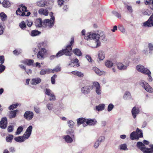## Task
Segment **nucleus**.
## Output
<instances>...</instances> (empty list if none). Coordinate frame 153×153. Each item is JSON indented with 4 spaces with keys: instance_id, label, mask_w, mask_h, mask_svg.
<instances>
[{
    "instance_id": "f257e3e1",
    "label": "nucleus",
    "mask_w": 153,
    "mask_h": 153,
    "mask_svg": "<svg viewBox=\"0 0 153 153\" xmlns=\"http://www.w3.org/2000/svg\"><path fill=\"white\" fill-rule=\"evenodd\" d=\"M84 38L86 40H91L90 46L91 47L97 48L100 45V42L99 40L100 36L99 34L93 32L88 33Z\"/></svg>"
},
{
    "instance_id": "f03ea898",
    "label": "nucleus",
    "mask_w": 153,
    "mask_h": 153,
    "mask_svg": "<svg viewBox=\"0 0 153 153\" xmlns=\"http://www.w3.org/2000/svg\"><path fill=\"white\" fill-rule=\"evenodd\" d=\"M74 42V37H72L71 38V40L70 43L67 46L66 49H63L58 52L56 55V57H59L64 54H65L66 56H71L72 54L71 46L73 44Z\"/></svg>"
},
{
    "instance_id": "7ed1b4c3",
    "label": "nucleus",
    "mask_w": 153,
    "mask_h": 153,
    "mask_svg": "<svg viewBox=\"0 0 153 153\" xmlns=\"http://www.w3.org/2000/svg\"><path fill=\"white\" fill-rule=\"evenodd\" d=\"M27 7L23 4H21L20 5V7L18 8V10L16 11V14L19 16H29L30 13V12H28L27 14H26L25 12H27Z\"/></svg>"
},
{
    "instance_id": "20e7f679",
    "label": "nucleus",
    "mask_w": 153,
    "mask_h": 153,
    "mask_svg": "<svg viewBox=\"0 0 153 153\" xmlns=\"http://www.w3.org/2000/svg\"><path fill=\"white\" fill-rule=\"evenodd\" d=\"M140 85L146 91L149 93H153V88L149 84L143 80H140L139 82Z\"/></svg>"
},
{
    "instance_id": "39448f33",
    "label": "nucleus",
    "mask_w": 153,
    "mask_h": 153,
    "mask_svg": "<svg viewBox=\"0 0 153 153\" xmlns=\"http://www.w3.org/2000/svg\"><path fill=\"white\" fill-rule=\"evenodd\" d=\"M143 133L138 128H137L136 132L134 131L130 134V137L132 140H137L139 138L143 137Z\"/></svg>"
},
{
    "instance_id": "423d86ee",
    "label": "nucleus",
    "mask_w": 153,
    "mask_h": 153,
    "mask_svg": "<svg viewBox=\"0 0 153 153\" xmlns=\"http://www.w3.org/2000/svg\"><path fill=\"white\" fill-rule=\"evenodd\" d=\"M54 17L51 16L50 19H46L43 21V27L51 28L53 26L54 23Z\"/></svg>"
},
{
    "instance_id": "0eeeda50",
    "label": "nucleus",
    "mask_w": 153,
    "mask_h": 153,
    "mask_svg": "<svg viewBox=\"0 0 153 153\" xmlns=\"http://www.w3.org/2000/svg\"><path fill=\"white\" fill-rule=\"evenodd\" d=\"M124 64L121 62H118L117 64V68L120 70H125L129 66L130 62L128 60L124 61Z\"/></svg>"
},
{
    "instance_id": "6e6552de",
    "label": "nucleus",
    "mask_w": 153,
    "mask_h": 153,
    "mask_svg": "<svg viewBox=\"0 0 153 153\" xmlns=\"http://www.w3.org/2000/svg\"><path fill=\"white\" fill-rule=\"evenodd\" d=\"M38 47L39 50L37 55V58L39 59L42 60L44 58V56L46 53V50L44 48H42L40 49L39 45H38Z\"/></svg>"
},
{
    "instance_id": "1a4fd4ad",
    "label": "nucleus",
    "mask_w": 153,
    "mask_h": 153,
    "mask_svg": "<svg viewBox=\"0 0 153 153\" xmlns=\"http://www.w3.org/2000/svg\"><path fill=\"white\" fill-rule=\"evenodd\" d=\"M33 127L32 126H29L27 129L26 131L22 136L25 140L28 139L31 134Z\"/></svg>"
},
{
    "instance_id": "9d476101",
    "label": "nucleus",
    "mask_w": 153,
    "mask_h": 153,
    "mask_svg": "<svg viewBox=\"0 0 153 153\" xmlns=\"http://www.w3.org/2000/svg\"><path fill=\"white\" fill-rule=\"evenodd\" d=\"M45 94L49 96V100L54 101L56 100L55 96L53 93L50 89L47 88L45 90Z\"/></svg>"
},
{
    "instance_id": "9b49d317",
    "label": "nucleus",
    "mask_w": 153,
    "mask_h": 153,
    "mask_svg": "<svg viewBox=\"0 0 153 153\" xmlns=\"http://www.w3.org/2000/svg\"><path fill=\"white\" fill-rule=\"evenodd\" d=\"M137 70L139 72L144 74L147 73V72H149V70L147 68H145L144 66L142 65H139L136 66Z\"/></svg>"
},
{
    "instance_id": "f8f14e48",
    "label": "nucleus",
    "mask_w": 153,
    "mask_h": 153,
    "mask_svg": "<svg viewBox=\"0 0 153 153\" xmlns=\"http://www.w3.org/2000/svg\"><path fill=\"white\" fill-rule=\"evenodd\" d=\"M37 6L40 7H45L46 8L48 7L49 4V2H48L47 0H40L37 2Z\"/></svg>"
},
{
    "instance_id": "ddd939ff",
    "label": "nucleus",
    "mask_w": 153,
    "mask_h": 153,
    "mask_svg": "<svg viewBox=\"0 0 153 153\" xmlns=\"http://www.w3.org/2000/svg\"><path fill=\"white\" fill-rule=\"evenodd\" d=\"M93 86L95 88L96 93L98 95H100L101 93V89L99 83L97 82H93Z\"/></svg>"
},
{
    "instance_id": "4468645a",
    "label": "nucleus",
    "mask_w": 153,
    "mask_h": 153,
    "mask_svg": "<svg viewBox=\"0 0 153 153\" xmlns=\"http://www.w3.org/2000/svg\"><path fill=\"white\" fill-rule=\"evenodd\" d=\"M33 113L32 111H27L24 115V117L27 120H31L33 117Z\"/></svg>"
},
{
    "instance_id": "2eb2a0df",
    "label": "nucleus",
    "mask_w": 153,
    "mask_h": 153,
    "mask_svg": "<svg viewBox=\"0 0 153 153\" xmlns=\"http://www.w3.org/2000/svg\"><path fill=\"white\" fill-rule=\"evenodd\" d=\"M143 26L148 27L153 26V13L148 20L144 23Z\"/></svg>"
},
{
    "instance_id": "dca6fc26",
    "label": "nucleus",
    "mask_w": 153,
    "mask_h": 153,
    "mask_svg": "<svg viewBox=\"0 0 153 153\" xmlns=\"http://www.w3.org/2000/svg\"><path fill=\"white\" fill-rule=\"evenodd\" d=\"M7 126V120L6 117L2 118L0 122V127L3 129H5Z\"/></svg>"
},
{
    "instance_id": "f3484780",
    "label": "nucleus",
    "mask_w": 153,
    "mask_h": 153,
    "mask_svg": "<svg viewBox=\"0 0 153 153\" xmlns=\"http://www.w3.org/2000/svg\"><path fill=\"white\" fill-rule=\"evenodd\" d=\"M90 85H85L81 88V91L82 93L87 94L90 93Z\"/></svg>"
},
{
    "instance_id": "a211bd4d",
    "label": "nucleus",
    "mask_w": 153,
    "mask_h": 153,
    "mask_svg": "<svg viewBox=\"0 0 153 153\" xmlns=\"http://www.w3.org/2000/svg\"><path fill=\"white\" fill-rule=\"evenodd\" d=\"M139 112L140 110L138 107H134L131 110L132 114L134 118H136L137 115L139 114Z\"/></svg>"
},
{
    "instance_id": "6ab92c4d",
    "label": "nucleus",
    "mask_w": 153,
    "mask_h": 153,
    "mask_svg": "<svg viewBox=\"0 0 153 153\" xmlns=\"http://www.w3.org/2000/svg\"><path fill=\"white\" fill-rule=\"evenodd\" d=\"M98 58L100 61L103 60L105 58V54L104 52L102 51H100L98 52Z\"/></svg>"
},
{
    "instance_id": "aec40b11",
    "label": "nucleus",
    "mask_w": 153,
    "mask_h": 153,
    "mask_svg": "<svg viewBox=\"0 0 153 153\" xmlns=\"http://www.w3.org/2000/svg\"><path fill=\"white\" fill-rule=\"evenodd\" d=\"M86 120L85 119L83 118H79L77 120V124L78 126L81 124H82L83 127L86 126Z\"/></svg>"
},
{
    "instance_id": "412c9836",
    "label": "nucleus",
    "mask_w": 153,
    "mask_h": 153,
    "mask_svg": "<svg viewBox=\"0 0 153 153\" xmlns=\"http://www.w3.org/2000/svg\"><path fill=\"white\" fill-rule=\"evenodd\" d=\"M35 25L36 27H43V22H42L41 18H39L36 19L35 21Z\"/></svg>"
},
{
    "instance_id": "4be33fe9",
    "label": "nucleus",
    "mask_w": 153,
    "mask_h": 153,
    "mask_svg": "<svg viewBox=\"0 0 153 153\" xmlns=\"http://www.w3.org/2000/svg\"><path fill=\"white\" fill-rule=\"evenodd\" d=\"M74 137H71L69 135H65L63 136V138L65 141L68 143H71L73 142V139L72 138Z\"/></svg>"
},
{
    "instance_id": "5701e85b",
    "label": "nucleus",
    "mask_w": 153,
    "mask_h": 153,
    "mask_svg": "<svg viewBox=\"0 0 153 153\" xmlns=\"http://www.w3.org/2000/svg\"><path fill=\"white\" fill-rule=\"evenodd\" d=\"M97 123V121L95 119H87L86 120V125L93 126L95 125Z\"/></svg>"
},
{
    "instance_id": "b1692460",
    "label": "nucleus",
    "mask_w": 153,
    "mask_h": 153,
    "mask_svg": "<svg viewBox=\"0 0 153 153\" xmlns=\"http://www.w3.org/2000/svg\"><path fill=\"white\" fill-rule=\"evenodd\" d=\"M92 70L98 75L101 76L105 74V72L104 71H100L99 69L96 67H93L92 68Z\"/></svg>"
},
{
    "instance_id": "393cba45",
    "label": "nucleus",
    "mask_w": 153,
    "mask_h": 153,
    "mask_svg": "<svg viewBox=\"0 0 153 153\" xmlns=\"http://www.w3.org/2000/svg\"><path fill=\"white\" fill-rule=\"evenodd\" d=\"M41 81V79L39 77L32 79L30 82L32 85H36L40 83Z\"/></svg>"
},
{
    "instance_id": "a878e982",
    "label": "nucleus",
    "mask_w": 153,
    "mask_h": 153,
    "mask_svg": "<svg viewBox=\"0 0 153 153\" xmlns=\"http://www.w3.org/2000/svg\"><path fill=\"white\" fill-rule=\"evenodd\" d=\"M123 98L126 100L132 99V97L130 93L128 91H126L123 96Z\"/></svg>"
},
{
    "instance_id": "bb28decb",
    "label": "nucleus",
    "mask_w": 153,
    "mask_h": 153,
    "mask_svg": "<svg viewBox=\"0 0 153 153\" xmlns=\"http://www.w3.org/2000/svg\"><path fill=\"white\" fill-rule=\"evenodd\" d=\"M105 105L104 104H99L96 106V110L98 111L104 110L105 108Z\"/></svg>"
},
{
    "instance_id": "cd10ccee",
    "label": "nucleus",
    "mask_w": 153,
    "mask_h": 153,
    "mask_svg": "<svg viewBox=\"0 0 153 153\" xmlns=\"http://www.w3.org/2000/svg\"><path fill=\"white\" fill-rule=\"evenodd\" d=\"M38 12L39 14L45 16L48 15V10L46 9H45L43 8L40 9L39 10Z\"/></svg>"
},
{
    "instance_id": "c85d7f7f",
    "label": "nucleus",
    "mask_w": 153,
    "mask_h": 153,
    "mask_svg": "<svg viewBox=\"0 0 153 153\" xmlns=\"http://www.w3.org/2000/svg\"><path fill=\"white\" fill-rule=\"evenodd\" d=\"M22 62L28 65H31L33 64L34 61L32 59H26L22 61Z\"/></svg>"
},
{
    "instance_id": "c756f323",
    "label": "nucleus",
    "mask_w": 153,
    "mask_h": 153,
    "mask_svg": "<svg viewBox=\"0 0 153 153\" xmlns=\"http://www.w3.org/2000/svg\"><path fill=\"white\" fill-rule=\"evenodd\" d=\"M71 64H69V65H71V66L74 67V66H75V65H74L73 64H76V67H78L79 66V63H78L79 61L76 58L75 59L73 60H71Z\"/></svg>"
},
{
    "instance_id": "7c9ffc66",
    "label": "nucleus",
    "mask_w": 153,
    "mask_h": 153,
    "mask_svg": "<svg viewBox=\"0 0 153 153\" xmlns=\"http://www.w3.org/2000/svg\"><path fill=\"white\" fill-rule=\"evenodd\" d=\"M3 6L5 7H8L11 6V3L7 0H4L2 3Z\"/></svg>"
},
{
    "instance_id": "2f4dec72",
    "label": "nucleus",
    "mask_w": 153,
    "mask_h": 153,
    "mask_svg": "<svg viewBox=\"0 0 153 153\" xmlns=\"http://www.w3.org/2000/svg\"><path fill=\"white\" fill-rule=\"evenodd\" d=\"M143 153H153V149L145 147L141 151Z\"/></svg>"
},
{
    "instance_id": "473e14b6",
    "label": "nucleus",
    "mask_w": 153,
    "mask_h": 153,
    "mask_svg": "<svg viewBox=\"0 0 153 153\" xmlns=\"http://www.w3.org/2000/svg\"><path fill=\"white\" fill-rule=\"evenodd\" d=\"M0 18L3 22L7 20V16L3 12L0 13Z\"/></svg>"
},
{
    "instance_id": "72a5a7b5",
    "label": "nucleus",
    "mask_w": 153,
    "mask_h": 153,
    "mask_svg": "<svg viewBox=\"0 0 153 153\" xmlns=\"http://www.w3.org/2000/svg\"><path fill=\"white\" fill-rule=\"evenodd\" d=\"M14 140L17 142L19 143H22L25 141V140L23 136H19L15 137Z\"/></svg>"
},
{
    "instance_id": "f704fd0d",
    "label": "nucleus",
    "mask_w": 153,
    "mask_h": 153,
    "mask_svg": "<svg viewBox=\"0 0 153 153\" xmlns=\"http://www.w3.org/2000/svg\"><path fill=\"white\" fill-rule=\"evenodd\" d=\"M71 73L76 75L79 77H82L84 76V74L82 73L77 71H75L71 72Z\"/></svg>"
},
{
    "instance_id": "c9c22d12",
    "label": "nucleus",
    "mask_w": 153,
    "mask_h": 153,
    "mask_svg": "<svg viewBox=\"0 0 153 153\" xmlns=\"http://www.w3.org/2000/svg\"><path fill=\"white\" fill-rule=\"evenodd\" d=\"M137 146L141 151L145 147V145L142 142H139L137 143Z\"/></svg>"
},
{
    "instance_id": "e433bc0d",
    "label": "nucleus",
    "mask_w": 153,
    "mask_h": 153,
    "mask_svg": "<svg viewBox=\"0 0 153 153\" xmlns=\"http://www.w3.org/2000/svg\"><path fill=\"white\" fill-rule=\"evenodd\" d=\"M40 32L37 30H33L31 31L30 35L32 36H35L38 35L39 34H40Z\"/></svg>"
},
{
    "instance_id": "4c0bfd02",
    "label": "nucleus",
    "mask_w": 153,
    "mask_h": 153,
    "mask_svg": "<svg viewBox=\"0 0 153 153\" xmlns=\"http://www.w3.org/2000/svg\"><path fill=\"white\" fill-rule=\"evenodd\" d=\"M105 65L107 67L110 68L113 66V63L111 61L107 60L105 62Z\"/></svg>"
},
{
    "instance_id": "58836bf2",
    "label": "nucleus",
    "mask_w": 153,
    "mask_h": 153,
    "mask_svg": "<svg viewBox=\"0 0 153 153\" xmlns=\"http://www.w3.org/2000/svg\"><path fill=\"white\" fill-rule=\"evenodd\" d=\"M73 52L77 56H80L82 55V53L79 49L76 48L74 49Z\"/></svg>"
},
{
    "instance_id": "ea45409f",
    "label": "nucleus",
    "mask_w": 153,
    "mask_h": 153,
    "mask_svg": "<svg viewBox=\"0 0 153 153\" xmlns=\"http://www.w3.org/2000/svg\"><path fill=\"white\" fill-rule=\"evenodd\" d=\"M18 111V110H17L10 111V118H13L15 117L16 113Z\"/></svg>"
},
{
    "instance_id": "a19ab883",
    "label": "nucleus",
    "mask_w": 153,
    "mask_h": 153,
    "mask_svg": "<svg viewBox=\"0 0 153 153\" xmlns=\"http://www.w3.org/2000/svg\"><path fill=\"white\" fill-rule=\"evenodd\" d=\"M118 29L123 33L126 32V29L124 26L122 25H119L118 26Z\"/></svg>"
},
{
    "instance_id": "79ce46f5",
    "label": "nucleus",
    "mask_w": 153,
    "mask_h": 153,
    "mask_svg": "<svg viewBox=\"0 0 153 153\" xmlns=\"http://www.w3.org/2000/svg\"><path fill=\"white\" fill-rule=\"evenodd\" d=\"M13 138V135L11 134H9L8 136L6 137V141L8 142H11Z\"/></svg>"
},
{
    "instance_id": "37998d69",
    "label": "nucleus",
    "mask_w": 153,
    "mask_h": 153,
    "mask_svg": "<svg viewBox=\"0 0 153 153\" xmlns=\"http://www.w3.org/2000/svg\"><path fill=\"white\" fill-rule=\"evenodd\" d=\"M23 129V127L22 126H21L18 128L17 129L16 132V135L19 134L22 131Z\"/></svg>"
},
{
    "instance_id": "c03bdc74",
    "label": "nucleus",
    "mask_w": 153,
    "mask_h": 153,
    "mask_svg": "<svg viewBox=\"0 0 153 153\" xmlns=\"http://www.w3.org/2000/svg\"><path fill=\"white\" fill-rule=\"evenodd\" d=\"M145 3L146 4L152 5V7L151 8L153 9V0H145Z\"/></svg>"
},
{
    "instance_id": "a18cd8bd",
    "label": "nucleus",
    "mask_w": 153,
    "mask_h": 153,
    "mask_svg": "<svg viewBox=\"0 0 153 153\" xmlns=\"http://www.w3.org/2000/svg\"><path fill=\"white\" fill-rule=\"evenodd\" d=\"M120 149L121 150H128V149L126 145L124 144H122L120 146Z\"/></svg>"
},
{
    "instance_id": "49530a36",
    "label": "nucleus",
    "mask_w": 153,
    "mask_h": 153,
    "mask_svg": "<svg viewBox=\"0 0 153 153\" xmlns=\"http://www.w3.org/2000/svg\"><path fill=\"white\" fill-rule=\"evenodd\" d=\"M67 123L69 127L72 128L73 127L74 123L73 121L72 120L68 121L67 122Z\"/></svg>"
},
{
    "instance_id": "de8ad7c7",
    "label": "nucleus",
    "mask_w": 153,
    "mask_h": 153,
    "mask_svg": "<svg viewBox=\"0 0 153 153\" xmlns=\"http://www.w3.org/2000/svg\"><path fill=\"white\" fill-rule=\"evenodd\" d=\"M19 26L22 29L26 28V27L25 23L24 21H22L21 23H20Z\"/></svg>"
},
{
    "instance_id": "09e8293b",
    "label": "nucleus",
    "mask_w": 153,
    "mask_h": 153,
    "mask_svg": "<svg viewBox=\"0 0 153 153\" xmlns=\"http://www.w3.org/2000/svg\"><path fill=\"white\" fill-rule=\"evenodd\" d=\"M19 105V104L18 103H16L14 104H13L10 105L9 107V109L10 110H11V109H13L16 108L18 105Z\"/></svg>"
},
{
    "instance_id": "8fccbe9b",
    "label": "nucleus",
    "mask_w": 153,
    "mask_h": 153,
    "mask_svg": "<svg viewBox=\"0 0 153 153\" xmlns=\"http://www.w3.org/2000/svg\"><path fill=\"white\" fill-rule=\"evenodd\" d=\"M148 47L149 48V51L150 52L153 51V43H149L148 44Z\"/></svg>"
},
{
    "instance_id": "3c124183",
    "label": "nucleus",
    "mask_w": 153,
    "mask_h": 153,
    "mask_svg": "<svg viewBox=\"0 0 153 153\" xmlns=\"http://www.w3.org/2000/svg\"><path fill=\"white\" fill-rule=\"evenodd\" d=\"M114 107V105L111 103L110 104L107 108V110L108 111L110 112L111 111Z\"/></svg>"
},
{
    "instance_id": "603ef678",
    "label": "nucleus",
    "mask_w": 153,
    "mask_h": 153,
    "mask_svg": "<svg viewBox=\"0 0 153 153\" xmlns=\"http://www.w3.org/2000/svg\"><path fill=\"white\" fill-rule=\"evenodd\" d=\"M66 132L68 135H71V137H74V131L72 129H70L67 131Z\"/></svg>"
},
{
    "instance_id": "864d4df0",
    "label": "nucleus",
    "mask_w": 153,
    "mask_h": 153,
    "mask_svg": "<svg viewBox=\"0 0 153 153\" xmlns=\"http://www.w3.org/2000/svg\"><path fill=\"white\" fill-rule=\"evenodd\" d=\"M145 74H147L148 76V80L150 82H151L152 80V77L151 74V72L149 70V72H147V73H146Z\"/></svg>"
},
{
    "instance_id": "5fc2aeb1",
    "label": "nucleus",
    "mask_w": 153,
    "mask_h": 153,
    "mask_svg": "<svg viewBox=\"0 0 153 153\" xmlns=\"http://www.w3.org/2000/svg\"><path fill=\"white\" fill-rule=\"evenodd\" d=\"M105 140V137L104 136H101L97 140L98 141H99V142L100 143L103 141H104Z\"/></svg>"
},
{
    "instance_id": "6e6d98bb",
    "label": "nucleus",
    "mask_w": 153,
    "mask_h": 153,
    "mask_svg": "<svg viewBox=\"0 0 153 153\" xmlns=\"http://www.w3.org/2000/svg\"><path fill=\"white\" fill-rule=\"evenodd\" d=\"M143 13L145 15H149V11L147 9H143L142 10Z\"/></svg>"
},
{
    "instance_id": "4d7b16f0",
    "label": "nucleus",
    "mask_w": 153,
    "mask_h": 153,
    "mask_svg": "<svg viewBox=\"0 0 153 153\" xmlns=\"http://www.w3.org/2000/svg\"><path fill=\"white\" fill-rule=\"evenodd\" d=\"M46 106L49 110H51L53 107V104L52 103H48L47 105Z\"/></svg>"
},
{
    "instance_id": "13d9d810",
    "label": "nucleus",
    "mask_w": 153,
    "mask_h": 153,
    "mask_svg": "<svg viewBox=\"0 0 153 153\" xmlns=\"http://www.w3.org/2000/svg\"><path fill=\"white\" fill-rule=\"evenodd\" d=\"M61 70V67L59 66H58L53 70V73H54L55 72H57L60 71Z\"/></svg>"
},
{
    "instance_id": "bf43d9fd",
    "label": "nucleus",
    "mask_w": 153,
    "mask_h": 153,
    "mask_svg": "<svg viewBox=\"0 0 153 153\" xmlns=\"http://www.w3.org/2000/svg\"><path fill=\"white\" fill-rule=\"evenodd\" d=\"M4 29V28L3 26H2V24L0 23V35H1L3 34Z\"/></svg>"
},
{
    "instance_id": "052dcab7",
    "label": "nucleus",
    "mask_w": 153,
    "mask_h": 153,
    "mask_svg": "<svg viewBox=\"0 0 153 153\" xmlns=\"http://www.w3.org/2000/svg\"><path fill=\"white\" fill-rule=\"evenodd\" d=\"M22 52L21 50H15L13 51V53L14 54L16 55H18Z\"/></svg>"
},
{
    "instance_id": "680f3d73",
    "label": "nucleus",
    "mask_w": 153,
    "mask_h": 153,
    "mask_svg": "<svg viewBox=\"0 0 153 153\" xmlns=\"http://www.w3.org/2000/svg\"><path fill=\"white\" fill-rule=\"evenodd\" d=\"M126 8L127 10L130 13H132L133 12V10L131 6L129 5L126 6Z\"/></svg>"
},
{
    "instance_id": "e2e57ef3",
    "label": "nucleus",
    "mask_w": 153,
    "mask_h": 153,
    "mask_svg": "<svg viewBox=\"0 0 153 153\" xmlns=\"http://www.w3.org/2000/svg\"><path fill=\"white\" fill-rule=\"evenodd\" d=\"M57 76L56 75H54L51 78V81L52 84H54L55 83V79L56 77Z\"/></svg>"
},
{
    "instance_id": "0e129e2a",
    "label": "nucleus",
    "mask_w": 153,
    "mask_h": 153,
    "mask_svg": "<svg viewBox=\"0 0 153 153\" xmlns=\"http://www.w3.org/2000/svg\"><path fill=\"white\" fill-rule=\"evenodd\" d=\"M5 68V67L3 65H0V73L4 71Z\"/></svg>"
},
{
    "instance_id": "69168bd1",
    "label": "nucleus",
    "mask_w": 153,
    "mask_h": 153,
    "mask_svg": "<svg viewBox=\"0 0 153 153\" xmlns=\"http://www.w3.org/2000/svg\"><path fill=\"white\" fill-rule=\"evenodd\" d=\"M100 143L97 140L94 144V147L95 149L97 148L98 147Z\"/></svg>"
},
{
    "instance_id": "338daca9",
    "label": "nucleus",
    "mask_w": 153,
    "mask_h": 153,
    "mask_svg": "<svg viewBox=\"0 0 153 153\" xmlns=\"http://www.w3.org/2000/svg\"><path fill=\"white\" fill-rule=\"evenodd\" d=\"M27 25L29 27H30L33 24V22L31 21L27 20L26 21Z\"/></svg>"
},
{
    "instance_id": "774afa93",
    "label": "nucleus",
    "mask_w": 153,
    "mask_h": 153,
    "mask_svg": "<svg viewBox=\"0 0 153 153\" xmlns=\"http://www.w3.org/2000/svg\"><path fill=\"white\" fill-rule=\"evenodd\" d=\"M0 61L1 64L4 63V57L3 56H0Z\"/></svg>"
}]
</instances>
